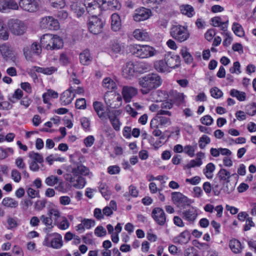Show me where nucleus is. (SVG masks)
<instances>
[{"instance_id": "1", "label": "nucleus", "mask_w": 256, "mask_h": 256, "mask_svg": "<svg viewBox=\"0 0 256 256\" xmlns=\"http://www.w3.org/2000/svg\"><path fill=\"white\" fill-rule=\"evenodd\" d=\"M40 43L47 50H59L63 47L64 42L62 38L57 35L46 34L41 38Z\"/></svg>"}, {"instance_id": "2", "label": "nucleus", "mask_w": 256, "mask_h": 256, "mask_svg": "<svg viewBox=\"0 0 256 256\" xmlns=\"http://www.w3.org/2000/svg\"><path fill=\"white\" fill-rule=\"evenodd\" d=\"M43 245L55 249L61 248L63 245L62 235L58 232H48L44 237Z\"/></svg>"}, {"instance_id": "3", "label": "nucleus", "mask_w": 256, "mask_h": 256, "mask_svg": "<svg viewBox=\"0 0 256 256\" xmlns=\"http://www.w3.org/2000/svg\"><path fill=\"white\" fill-rule=\"evenodd\" d=\"M104 100L107 106L117 108L122 104V98L118 94L107 92L104 96Z\"/></svg>"}, {"instance_id": "4", "label": "nucleus", "mask_w": 256, "mask_h": 256, "mask_svg": "<svg viewBox=\"0 0 256 256\" xmlns=\"http://www.w3.org/2000/svg\"><path fill=\"white\" fill-rule=\"evenodd\" d=\"M170 34L174 38L180 42L186 40L190 36L186 27L180 25L174 26L171 28Z\"/></svg>"}, {"instance_id": "5", "label": "nucleus", "mask_w": 256, "mask_h": 256, "mask_svg": "<svg viewBox=\"0 0 256 256\" xmlns=\"http://www.w3.org/2000/svg\"><path fill=\"white\" fill-rule=\"evenodd\" d=\"M104 22L96 15L92 16L88 23V28L90 32L98 34L102 31Z\"/></svg>"}, {"instance_id": "6", "label": "nucleus", "mask_w": 256, "mask_h": 256, "mask_svg": "<svg viewBox=\"0 0 256 256\" xmlns=\"http://www.w3.org/2000/svg\"><path fill=\"white\" fill-rule=\"evenodd\" d=\"M162 83L160 76L156 74H149L145 76V94L159 86Z\"/></svg>"}, {"instance_id": "7", "label": "nucleus", "mask_w": 256, "mask_h": 256, "mask_svg": "<svg viewBox=\"0 0 256 256\" xmlns=\"http://www.w3.org/2000/svg\"><path fill=\"white\" fill-rule=\"evenodd\" d=\"M8 26L12 33L17 36L23 34L26 30L24 23L18 19L11 20L8 22Z\"/></svg>"}, {"instance_id": "8", "label": "nucleus", "mask_w": 256, "mask_h": 256, "mask_svg": "<svg viewBox=\"0 0 256 256\" xmlns=\"http://www.w3.org/2000/svg\"><path fill=\"white\" fill-rule=\"evenodd\" d=\"M40 26L43 29L55 30L60 28V24L57 20L52 16H48L42 18L40 22Z\"/></svg>"}, {"instance_id": "9", "label": "nucleus", "mask_w": 256, "mask_h": 256, "mask_svg": "<svg viewBox=\"0 0 256 256\" xmlns=\"http://www.w3.org/2000/svg\"><path fill=\"white\" fill-rule=\"evenodd\" d=\"M18 5L24 11L34 12L39 9V4L38 0H20Z\"/></svg>"}, {"instance_id": "10", "label": "nucleus", "mask_w": 256, "mask_h": 256, "mask_svg": "<svg viewBox=\"0 0 256 256\" xmlns=\"http://www.w3.org/2000/svg\"><path fill=\"white\" fill-rule=\"evenodd\" d=\"M152 216L156 222L160 226H164L166 223V216L162 208L158 207L154 208L152 212Z\"/></svg>"}, {"instance_id": "11", "label": "nucleus", "mask_w": 256, "mask_h": 256, "mask_svg": "<svg viewBox=\"0 0 256 256\" xmlns=\"http://www.w3.org/2000/svg\"><path fill=\"white\" fill-rule=\"evenodd\" d=\"M164 60L170 69L178 68L180 65V58L178 55L172 54L169 52L164 55Z\"/></svg>"}, {"instance_id": "12", "label": "nucleus", "mask_w": 256, "mask_h": 256, "mask_svg": "<svg viewBox=\"0 0 256 256\" xmlns=\"http://www.w3.org/2000/svg\"><path fill=\"white\" fill-rule=\"evenodd\" d=\"M84 4L87 12L91 16L96 15L100 12L98 1L96 0H84Z\"/></svg>"}, {"instance_id": "13", "label": "nucleus", "mask_w": 256, "mask_h": 256, "mask_svg": "<svg viewBox=\"0 0 256 256\" xmlns=\"http://www.w3.org/2000/svg\"><path fill=\"white\" fill-rule=\"evenodd\" d=\"M172 199L174 204L178 206H184L190 204V200L180 192H172Z\"/></svg>"}, {"instance_id": "14", "label": "nucleus", "mask_w": 256, "mask_h": 256, "mask_svg": "<svg viewBox=\"0 0 256 256\" xmlns=\"http://www.w3.org/2000/svg\"><path fill=\"white\" fill-rule=\"evenodd\" d=\"M138 94L136 88L130 86H124L122 91L123 99L126 103L131 102L132 98Z\"/></svg>"}, {"instance_id": "15", "label": "nucleus", "mask_w": 256, "mask_h": 256, "mask_svg": "<svg viewBox=\"0 0 256 256\" xmlns=\"http://www.w3.org/2000/svg\"><path fill=\"white\" fill-rule=\"evenodd\" d=\"M198 215L197 210L192 206L183 210L181 214L182 217L190 224L194 223Z\"/></svg>"}, {"instance_id": "16", "label": "nucleus", "mask_w": 256, "mask_h": 256, "mask_svg": "<svg viewBox=\"0 0 256 256\" xmlns=\"http://www.w3.org/2000/svg\"><path fill=\"white\" fill-rule=\"evenodd\" d=\"M75 96V94L72 90V87L70 86L62 94L60 97L62 104L66 106L70 104Z\"/></svg>"}, {"instance_id": "17", "label": "nucleus", "mask_w": 256, "mask_h": 256, "mask_svg": "<svg viewBox=\"0 0 256 256\" xmlns=\"http://www.w3.org/2000/svg\"><path fill=\"white\" fill-rule=\"evenodd\" d=\"M92 106L96 114L100 120H104L107 118L108 114H107L105 110V106L102 102L94 101L93 102Z\"/></svg>"}, {"instance_id": "18", "label": "nucleus", "mask_w": 256, "mask_h": 256, "mask_svg": "<svg viewBox=\"0 0 256 256\" xmlns=\"http://www.w3.org/2000/svg\"><path fill=\"white\" fill-rule=\"evenodd\" d=\"M70 182L74 188L77 189L82 188L86 184L85 178L82 176L72 174L70 178Z\"/></svg>"}, {"instance_id": "19", "label": "nucleus", "mask_w": 256, "mask_h": 256, "mask_svg": "<svg viewBox=\"0 0 256 256\" xmlns=\"http://www.w3.org/2000/svg\"><path fill=\"white\" fill-rule=\"evenodd\" d=\"M122 75L126 79L131 80L135 75L134 64L132 62H127L124 66Z\"/></svg>"}, {"instance_id": "20", "label": "nucleus", "mask_w": 256, "mask_h": 256, "mask_svg": "<svg viewBox=\"0 0 256 256\" xmlns=\"http://www.w3.org/2000/svg\"><path fill=\"white\" fill-rule=\"evenodd\" d=\"M71 172L72 174L86 176L89 174L90 170L86 166L78 162L76 167L72 168Z\"/></svg>"}, {"instance_id": "21", "label": "nucleus", "mask_w": 256, "mask_h": 256, "mask_svg": "<svg viewBox=\"0 0 256 256\" xmlns=\"http://www.w3.org/2000/svg\"><path fill=\"white\" fill-rule=\"evenodd\" d=\"M80 62V64L84 66L89 65L92 60V56L88 50H84L79 56Z\"/></svg>"}, {"instance_id": "22", "label": "nucleus", "mask_w": 256, "mask_h": 256, "mask_svg": "<svg viewBox=\"0 0 256 256\" xmlns=\"http://www.w3.org/2000/svg\"><path fill=\"white\" fill-rule=\"evenodd\" d=\"M144 48V45H140V44H133L131 45L130 48V52L136 56L143 58H144V52L143 50V48Z\"/></svg>"}, {"instance_id": "23", "label": "nucleus", "mask_w": 256, "mask_h": 256, "mask_svg": "<svg viewBox=\"0 0 256 256\" xmlns=\"http://www.w3.org/2000/svg\"><path fill=\"white\" fill-rule=\"evenodd\" d=\"M121 20L120 16L116 14H113L111 16V28L114 32L118 31L121 28Z\"/></svg>"}, {"instance_id": "24", "label": "nucleus", "mask_w": 256, "mask_h": 256, "mask_svg": "<svg viewBox=\"0 0 256 256\" xmlns=\"http://www.w3.org/2000/svg\"><path fill=\"white\" fill-rule=\"evenodd\" d=\"M0 52L4 58H10L12 56L13 51L8 44H4L0 46Z\"/></svg>"}, {"instance_id": "25", "label": "nucleus", "mask_w": 256, "mask_h": 256, "mask_svg": "<svg viewBox=\"0 0 256 256\" xmlns=\"http://www.w3.org/2000/svg\"><path fill=\"white\" fill-rule=\"evenodd\" d=\"M98 190L102 196L106 200H108L110 198L112 192L109 189L108 186L106 183L100 182Z\"/></svg>"}, {"instance_id": "26", "label": "nucleus", "mask_w": 256, "mask_h": 256, "mask_svg": "<svg viewBox=\"0 0 256 256\" xmlns=\"http://www.w3.org/2000/svg\"><path fill=\"white\" fill-rule=\"evenodd\" d=\"M231 176L230 173L224 168H221L216 174V178L222 183L224 182H230Z\"/></svg>"}, {"instance_id": "27", "label": "nucleus", "mask_w": 256, "mask_h": 256, "mask_svg": "<svg viewBox=\"0 0 256 256\" xmlns=\"http://www.w3.org/2000/svg\"><path fill=\"white\" fill-rule=\"evenodd\" d=\"M229 246L232 251L234 254L240 253L243 248L240 242L234 238L230 241Z\"/></svg>"}, {"instance_id": "28", "label": "nucleus", "mask_w": 256, "mask_h": 256, "mask_svg": "<svg viewBox=\"0 0 256 256\" xmlns=\"http://www.w3.org/2000/svg\"><path fill=\"white\" fill-rule=\"evenodd\" d=\"M102 86L108 90V92H112L117 88L116 82L110 78H106L103 80Z\"/></svg>"}, {"instance_id": "29", "label": "nucleus", "mask_w": 256, "mask_h": 256, "mask_svg": "<svg viewBox=\"0 0 256 256\" xmlns=\"http://www.w3.org/2000/svg\"><path fill=\"white\" fill-rule=\"evenodd\" d=\"M154 67L159 72H170V70L164 60L156 61L154 63Z\"/></svg>"}, {"instance_id": "30", "label": "nucleus", "mask_w": 256, "mask_h": 256, "mask_svg": "<svg viewBox=\"0 0 256 256\" xmlns=\"http://www.w3.org/2000/svg\"><path fill=\"white\" fill-rule=\"evenodd\" d=\"M190 238L189 232L188 231H184L174 238V242L181 244H185L188 242Z\"/></svg>"}, {"instance_id": "31", "label": "nucleus", "mask_w": 256, "mask_h": 256, "mask_svg": "<svg viewBox=\"0 0 256 256\" xmlns=\"http://www.w3.org/2000/svg\"><path fill=\"white\" fill-rule=\"evenodd\" d=\"M40 220L46 226V228H45L47 232H50L54 227L52 218L48 216H47L45 215H42L40 216Z\"/></svg>"}, {"instance_id": "32", "label": "nucleus", "mask_w": 256, "mask_h": 256, "mask_svg": "<svg viewBox=\"0 0 256 256\" xmlns=\"http://www.w3.org/2000/svg\"><path fill=\"white\" fill-rule=\"evenodd\" d=\"M108 116L114 129L118 131L120 130V122L118 117L114 114H110Z\"/></svg>"}, {"instance_id": "33", "label": "nucleus", "mask_w": 256, "mask_h": 256, "mask_svg": "<svg viewBox=\"0 0 256 256\" xmlns=\"http://www.w3.org/2000/svg\"><path fill=\"white\" fill-rule=\"evenodd\" d=\"M2 204L8 208H16L18 206V202L10 197H6L2 200Z\"/></svg>"}, {"instance_id": "34", "label": "nucleus", "mask_w": 256, "mask_h": 256, "mask_svg": "<svg viewBox=\"0 0 256 256\" xmlns=\"http://www.w3.org/2000/svg\"><path fill=\"white\" fill-rule=\"evenodd\" d=\"M181 12L189 18L192 17L194 14L193 7L188 4L182 5L180 6Z\"/></svg>"}, {"instance_id": "35", "label": "nucleus", "mask_w": 256, "mask_h": 256, "mask_svg": "<svg viewBox=\"0 0 256 256\" xmlns=\"http://www.w3.org/2000/svg\"><path fill=\"white\" fill-rule=\"evenodd\" d=\"M8 37L9 33L8 28L4 21L0 19V38L6 40H8Z\"/></svg>"}, {"instance_id": "36", "label": "nucleus", "mask_w": 256, "mask_h": 256, "mask_svg": "<svg viewBox=\"0 0 256 256\" xmlns=\"http://www.w3.org/2000/svg\"><path fill=\"white\" fill-rule=\"evenodd\" d=\"M185 62L188 64L192 63L193 58L190 54L188 52V48L186 47L182 48L180 52Z\"/></svg>"}, {"instance_id": "37", "label": "nucleus", "mask_w": 256, "mask_h": 256, "mask_svg": "<svg viewBox=\"0 0 256 256\" xmlns=\"http://www.w3.org/2000/svg\"><path fill=\"white\" fill-rule=\"evenodd\" d=\"M54 225L56 226L60 230H66L69 228L70 224L68 219L65 216H63L62 218V220H60Z\"/></svg>"}, {"instance_id": "38", "label": "nucleus", "mask_w": 256, "mask_h": 256, "mask_svg": "<svg viewBox=\"0 0 256 256\" xmlns=\"http://www.w3.org/2000/svg\"><path fill=\"white\" fill-rule=\"evenodd\" d=\"M215 166L212 162L208 163L204 169V173L208 178H212L213 177L212 172L215 170Z\"/></svg>"}, {"instance_id": "39", "label": "nucleus", "mask_w": 256, "mask_h": 256, "mask_svg": "<svg viewBox=\"0 0 256 256\" xmlns=\"http://www.w3.org/2000/svg\"><path fill=\"white\" fill-rule=\"evenodd\" d=\"M159 54L154 48L145 44V58L154 56Z\"/></svg>"}, {"instance_id": "40", "label": "nucleus", "mask_w": 256, "mask_h": 256, "mask_svg": "<svg viewBox=\"0 0 256 256\" xmlns=\"http://www.w3.org/2000/svg\"><path fill=\"white\" fill-rule=\"evenodd\" d=\"M230 95L236 97L240 101H244L246 98V94L244 92L232 89L230 92Z\"/></svg>"}, {"instance_id": "41", "label": "nucleus", "mask_w": 256, "mask_h": 256, "mask_svg": "<svg viewBox=\"0 0 256 256\" xmlns=\"http://www.w3.org/2000/svg\"><path fill=\"white\" fill-rule=\"evenodd\" d=\"M133 17L136 22L144 20V7H140L136 9Z\"/></svg>"}, {"instance_id": "42", "label": "nucleus", "mask_w": 256, "mask_h": 256, "mask_svg": "<svg viewBox=\"0 0 256 256\" xmlns=\"http://www.w3.org/2000/svg\"><path fill=\"white\" fill-rule=\"evenodd\" d=\"M6 12L12 10H18L19 5L15 0H5Z\"/></svg>"}, {"instance_id": "43", "label": "nucleus", "mask_w": 256, "mask_h": 256, "mask_svg": "<svg viewBox=\"0 0 256 256\" xmlns=\"http://www.w3.org/2000/svg\"><path fill=\"white\" fill-rule=\"evenodd\" d=\"M28 156L33 160L32 162H36L39 164L44 162V158L42 155L34 151L29 152Z\"/></svg>"}, {"instance_id": "44", "label": "nucleus", "mask_w": 256, "mask_h": 256, "mask_svg": "<svg viewBox=\"0 0 256 256\" xmlns=\"http://www.w3.org/2000/svg\"><path fill=\"white\" fill-rule=\"evenodd\" d=\"M232 30L238 36L242 37L244 34L242 26L238 23L234 22L232 24Z\"/></svg>"}, {"instance_id": "45", "label": "nucleus", "mask_w": 256, "mask_h": 256, "mask_svg": "<svg viewBox=\"0 0 256 256\" xmlns=\"http://www.w3.org/2000/svg\"><path fill=\"white\" fill-rule=\"evenodd\" d=\"M197 148V143H195L192 146L186 145L184 148V152L190 157L194 156L196 149Z\"/></svg>"}, {"instance_id": "46", "label": "nucleus", "mask_w": 256, "mask_h": 256, "mask_svg": "<svg viewBox=\"0 0 256 256\" xmlns=\"http://www.w3.org/2000/svg\"><path fill=\"white\" fill-rule=\"evenodd\" d=\"M160 126H166L171 124L170 119L169 118L164 116H157Z\"/></svg>"}, {"instance_id": "47", "label": "nucleus", "mask_w": 256, "mask_h": 256, "mask_svg": "<svg viewBox=\"0 0 256 256\" xmlns=\"http://www.w3.org/2000/svg\"><path fill=\"white\" fill-rule=\"evenodd\" d=\"M134 64V73L136 76L144 72V64L142 62H136Z\"/></svg>"}, {"instance_id": "48", "label": "nucleus", "mask_w": 256, "mask_h": 256, "mask_svg": "<svg viewBox=\"0 0 256 256\" xmlns=\"http://www.w3.org/2000/svg\"><path fill=\"white\" fill-rule=\"evenodd\" d=\"M58 176L52 175L48 176L45 180V183L48 186H54L58 182Z\"/></svg>"}, {"instance_id": "49", "label": "nucleus", "mask_w": 256, "mask_h": 256, "mask_svg": "<svg viewBox=\"0 0 256 256\" xmlns=\"http://www.w3.org/2000/svg\"><path fill=\"white\" fill-rule=\"evenodd\" d=\"M210 138L206 135H202L198 140L199 146L201 149H204L206 144H210Z\"/></svg>"}, {"instance_id": "50", "label": "nucleus", "mask_w": 256, "mask_h": 256, "mask_svg": "<svg viewBox=\"0 0 256 256\" xmlns=\"http://www.w3.org/2000/svg\"><path fill=\"white\" fill-rule=\"evenodd\" d=\"M222 189L224 192L230 194L234 190V186L230 182H224L222 183Z\"/></svg>"}, {"instance_id": "51", "label": "nucleus", "mask_w": 256, "mask_h": 256, "mask_svg": "<svg viewBox=\"0 0 256 256\" xmlns=\"http://www.w3.org/2000/svg\"><path fill=\"white\" fill-rule=\"evenodd\" d=\"M83 222L84 228L87 230L90 229L92 227L94 226L96 224L95 220L92 219L84 218L81 220Z\"/></svg>"}, {"instance_id": "52", "label": "nucleus", "mask_w": 256, "mask_h": 256, "mask_svg": "<svg viewBox=\"0 0 256 256\" xmlns=\"http://www.w3.org/2000/svg\"><path fill=\"white\" fill-rule=\"evenodd\" d=\"M202 164V161L201 159L199 158H197L196 160H191L189 163L186 164V167L188 168H190L195 166H200Z\"/></svg>"}, {"instance_id": "53", "label": "nucleus", "mask_w": 256, "mask_h": 256, "mask_svg": "<svg viewBox=\"0 0 256 256\" xmlns=\"http://www.w3.org/2000/svg\"><path fill=\"white\" fill-rule=\"evenodd\" d=\"M86 100L84 98L77 99L75 103V106L77 109L84 110L86 108Z\"/></svg>"}, {"instance_id": "54", "label": "nucleus", "mask_w": 256, "mask_h": 256, "mask_svg": "<svg viewBox=\"0 0 256 256\" xmlns=\"http://www.w3.org/2000/svg\"><path fill=\"white\" fill-rule=\"evenodd\" d=\"M210 92L211 96L215 98H220L223 94L222 92L216 87L211 88Z\"/></svg>"}, {"instance_id": "55", "label": "nucleus", "mask_w": 256, "mask_h": 256, "mask_svg": "<svg viewBox=\"0 0 256 256\" xmlns=\"http://www.w3.org/2000/svg\"><path fill=\"white\" fill-rule=\"evenodd\" d=\"M246 113L250 116H254L256 114V103L252 102L246 106Z\"/></svg>"}, {"instance_id": "56", "label": "nucleus", "mask_w": 256, "mask_h": 256, "mask_svg": "<svg viewBox=\"0 0 256 256\" xmlns=\"http://www.w3.org/2000/svg\"><path fill=\"white\" fill-rule=\"evenodd\" d=\"M11 176L16 182H19L21 180L20 173L16 169H13L11 172Z\"/></svg>"}, {"instance_id": "57", "label": "nucleus", "mask_w": 256, "mask_h": 256, "mask_svg": "<svg viewBox=\"0 0 256 256\" xmlns=\"http://www.w3.org/2000/svg\"><path fill=\"white\" fill-rule=\"evenodd\" d=\"M110 2L109 10H116L121 7L120 4L118 0H110Z\"/></svg>"}, {"instance_id": "58", "label": "nucleus", "mask_w": 256, "mask_h": 256, "mask_svg": "<svg viewBox=\"0 0 256 256\" xmlns=\"http://www.w3.org/2000/svg\"><path fill=\"white\" fill-rule=\"evenodd\" d=\"M94 234L97 236L102 237L106 235V231L103 226H99L96 228Z\"/></svg>"}, {"instance_id": "59", "label": "nucleus", "mask_w": 256, "mask_h": 256, "mask_svg": "<svg viewBox=\"0 0 256 256\" xmlns=\"http://www.w3.org/2000/svg\"><path fill=\"white\" fill-rule=\"evenodd\" d=\"M46 202L45 199L37 200L35 203V209L38 211L42 210L46 206Z\"/></svg>"}, {"instance_id": "60", "label": "nucleus", "mask_w": 256, "mask_h": 256, "mask_svg": "<svg viewBox=\"0 0 256 256\" xmlns=\"http://www.w3.org/2000/svg\"><path fill=\"white\" fill-rule=\"evenodd\" d=\"M50 2L54 8H62L65 6L64 0H50Z\"/></svg>"}, {"instance_id": "61", "label": "nucleus", "mask_w": 256, "mask_h": 256, "mask_svg": "<svg viewBox=\"0 0 256 256\" xmlns=\"http://www.w3.org/2000/svg\"><path fill=\"white\" fill-rule=\"evenodd\" d=\"M32 102L30 98L28 96H26L20 100V104L23 106L25 108H28Z\"/></svg>"}, {"instance_id": "62", "label": "nucleus", "mask_w": 256, "mask_h": 256, "mask_svg": "<svg viewBox=\"0 0 256 256\" xmlns=\"http://www.w3.org/2000/svg\"><path fill=\"white\" fill-rule=\"evenodd\" d=\"M82 126L86 132L90 130V122L89 120L86 117H83L80 119Z\"/></svg>"}, {"instance_id": "63", "label": "nucleus", "mask_w": 256, "mask_h": 256, "mask_svg": "<svg viewBox=\"0 0 256 256\" xmlns=\"http://www.w3.org/2000/svg\"><path fill=\"white\" fill-rule=\"evenodd\" d=\"M200 121L203 124L210 126L212 124L214 120L211 116L206 115L202 117L200 119Z\"/></svg>"}, {"instance_id": "64", "label": "nucleus", "mask_w": 256, "mask_h": 256, "mask_svg": "<svg viewBox=\"0 0 256 256\" xmlns=\"http://www.w3.org/2000/svg\"><path fill=\"white\" fill-rule=\"evenodd\" d=\"M120 168L116 165L109 166L108 168V172L110 174H116L120 173Z\"/></svg>"}]
</instances>
